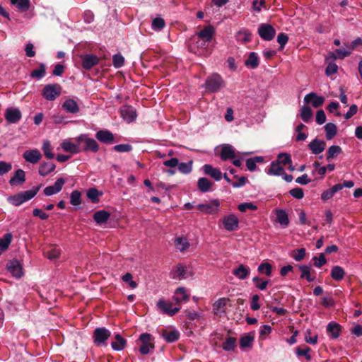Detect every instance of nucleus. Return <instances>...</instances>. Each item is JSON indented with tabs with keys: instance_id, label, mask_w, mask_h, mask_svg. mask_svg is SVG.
Wrapping results in <instances>:
<instances>
[{
	"instance_id": "nucleus-29",
	"label": "nucleus",
	"mask_w": 362,
	"mask_h": 362,
	"mask_svg": "<svg viewBox=\"0 0 362 362\" xmlns=\"http://www.w3.org/2000/svg\"><path fill=\"white\" fill-rule=\"evenodd\" d=\"M327 332L330 337L336 339L339 337L341 326L334 322H329L327 326Z\"/></svg>"
},
{
	"instance_id": "nucleus-34",
	"label": "nucleus",
	"mask_w": 362,
	"mask_h": 362,
	"mask_svg": "<svg viewBox=\"0 0 362 362\" xmlns=\"http://www.w3.org/2000/svg\"><path fill=\"white\" fill-rule=\"evenodd\" d=\"M55 169V165L52 163H43L39 167V174L41 176H47Z\"/></svg>"
},
{
	"instance_id": "nucleus-42",
	"label": "nucleus",
	"mask_w": 362,
	"mask_h": 362,
	"mask_svg": "<svg viewBox=\"0 0 362 362\" xmlns=\"http://www.w3.org/2000/svg\"><path fill=\"white\" fill-rule=\"evenodd\" d=\"M209 43L210 42L197 36L195 41V48L197 49V52H198L199 54H202L206 49Z\"/></svg>"
},
{
	"instance_id": "nucleus-59",
	"label": "nucleus",
	"mask_w": 362,
	"mask_h": 362,
	"mask_svg": "<svg viewBox=\"0 0 362 362\" xmlns=\"http://www.w3.org/2000/svg\"><path fill=\"white\" fill-rule=\"evenodd\" d=\"M70 202L74 206H77L81 204V193L78 191H73L70 197Z\"/></svg>"
},
{
	"instance_id": "nucleus-47",
	"label": "nucleus",
	"mask_w": 362,
	"mask_h": 362,
	"mask_svg": "<svg viewBox=\"0 0 362 362\" xmlns=\"http://www.w3.org/2000/svg\"><path fill=\"white\" fill-rule=\"evenodd\" d=\"M42 149L46 158L48 159H53L54 158V155L52 152V148L49 141H44Z\"/></svg>"
},
{
	"instance_id": "nucleus-16",
	"label": "nucleus",
	"mask_w": 362,
	"mask_h": 362,
	"mask_svg": "<svg viewBox=\"0 0 362 362\" xmlns=\"http://www.w3.org/2000/svg\"><path fill=\"white\" fill-rule=\"evenodd\" d=\"M121 116L128 123L134 122L136 118V110L132 106H124L120 110Z\"/></svg>"
},
{
	"instance_id": "nucleus-61",
	"label": "nucleus",
	"mask_w": 362,
	"mask_h": 362,
	"mask_svg": "<svg viewBox=\"0 0 362 362\" xmlns=\"http://www.w3.org/2000/svg\"><path fill=\"white\" fill-rule=\"evenodd\" d=\"M305 256V250L304 248H300L293 252L292 257L296 261L302 260Z\"/></svg>"
},
{
	"instance_id": "nucleus-7",
	"label": "nucleus",
	"mask_w": 362,
	"mask_h": 362,
	"mask_svg": "<svg viewBox=\"0 0 362 362\" xmlns=\"http://www.w3.org/2000/svg\"><path fill=\"white\" fill-rule=\"evenodd\" d=\"M61 93V87L58 84H49L42 90L43 97L48 100H54Z\"/></svg>"
},
{
	"instance_id": "nucleus-38",
	"label": "nucleus",
	"mask_w": 362,
	"mask_h": 362,
	"mask_svg": "<svg viewBox=\"0 0 362 362\" xmlns=\"http://www.w3.org/2000/svg\"><path fill=\"white\" fill-rule=\"evenodd\" d=\"M283 167L277 162H272L267 170V173L269 175H283Z\"/></svg>"
},
{
	"instance_id": "nucleus-54",
	"label": "nucleus",
	"mask_w": 362,
	"mask_h": 362,
	"mask_svg": "<svg viewBox=\"0 0 362 362\" xmlns=\"http://www.w3.org/2000/svg\"><path fill=\"white\" fill-rule=\"evenodd\" d=\"M178 170L183 174H188L192 169V161L188 163H181L178 164Z\"/></svg>"
},
{
	"instance_id": "nucleus-33",
	"label": "nucleus",
	"mask_w": 362,
	"mask_h": 362,
	"mask_svg": "<svg viewBox=\"0 0 362 362\" xmlns=\"http://www.w3.org/2000/svg\"><path fill=\"white\" fill-rule=\"evenodd\" d=\"M110 217V213L106 211L100 210L95 212L93 215V219L98 224L105 223Z\"/></svg>"
},
{
	"instance_id": "nucleus-27",
	"label": "nucleus",
	"mask_w": 362,
	"mask_h": 362,
	"mask_svg": "<svg viewBox=\"0 0 362 362\" xmlns=\"http://www.w3.org/2000/svg\"><path fill=\"white\" fill-rule=\"evenodd\" d=\"M25 181V172L21 169H18L16 171L13 177H12L9 180V184L12 186H16L23 184Z\"/></svg>"
},
{
	"instance_id": "nucleus-18",
	"label": "nucleus",
	"mask_w": 362,
	"mask_h": 362,
	"mask_svg": "<svg viewBox=\"0 0 362 362\" xmlns=\"http://www.w3.org/2000/svg\"><path fill=\"white\" fill-rule=\"evenodd\" d=\"M64 183L65 180L63 178L57 179L54 185L46 187L44 189V194L46 196H52L59 192L62 190Z\"/></svg>"
},
{
	"instance_id": "nucleus-12",
	"label": "nucleus",
	"mask_w": 362,
	"mask_h": 362,
	"mask_svg": "<svg viewBox=\"0 0 362 362\" xmlns=\"http://www.w3.org/2000/svg\"><path fill=\"white\" fill-rule=\"evenodd\" d=\"M192 276L193 272L182 265H177L172 274V278L178 280L186 279Z\"/></svg>"
},
{
	"instance_id": "nucleus-6",
	"label": "nucleus",
	"mask_w": 362,
	"mask_h": 362,
	"mask_svg": "<svg viewBox=\"0 0 362 362\" xmlns=\"http://www.w3.org/2000/svg\"><path fill=\"white\" fill-rule=\"evenodd\" d=\"M76 140L78 142L83 143L84 146L83 148V151H92L97 152L99 150V146L96 141L93 139L88 137L86 134L79 135Z\"/></svg>"
},
{
	"instance_id": "nucleus-13",
	"label": "nucleus",
	"mask_w": 362,
	"mask_h": 362,
	"mask_svg": "<svg viewBox=\"0 0 362 362\" xmlns=\"http://www.w3.org/2000/svg\"><path fill=\"white\" fill-rule=\"evenodd\" d=\"M325 102V98L317 95L315 93L312 92L305 95L304 103L305 104H311V105L317 108L320 107Z\"/></svg>"
},
{
	"instance_id": "nucleus-24",
	"label": "nucleus",
	"mask_w": 362,
	"mask_h": 362,
	"mask_svg": "<svg viewBox=\"0 0 362 362\" xmlns=\"http://www.w3.org/2000/svg\"><path fill=\"white\" fill-rule=\"evenodd\" d=\"M96 139L100 142L105 144H111L114 141V135L110 131L100 130L95 134Z\"/></svg>"
},
{
	"instance_id": "nucleus-55",
	"label": "nucleus",
	"mask_w": 362,
	"mask_h": 362,
	"mask_svg": "<svg viewBox=\"0 0 362 362\" xmlns=\"http://www.w3.org/2000/svg\"><path fill=\"white\" fill-rule=\"evenodd\" d=\"M276 162L283 165H286L288 163H291V156L286 153H279L278 156V160Z\"/></svg>"
},
{
	"instance_id": "nucleus-17",
	"label": "nucleus",
	"mask_w": 362,
	"mask_h": 362,
	"mask_svg": "<svg viewBox=\"0 0 362 362\" xmlns=\"http://www.w3.org/2000/svg\"><path fill=\"white\" fill-rule=\"evenodd\" d=\"M6 268L8 271L16 278H21L23 275L22 266L16 259L10 261L7 264Z\"/></svg>"
},
{
	"instance_id": "nucleus-36",
	"label": "nucleus",
	"mask_w": 362,
	"mask_h": 362,
	"mask_svg": "<svg viewBox=\"0 0 362 362\" xmlns=\"http://www.w3.org/2000/svg\"><path fill=\"white\" fill-rule=\"evenodd\" d=\"M330 276L334 280L339 281L344 277L345 272L342 267L334 266L331 270Z\"/></svg>"
},
{
	"instance_id": "nucleus-3",
	"label": "nucleus",
	"mask_w": 362,
	"mask_h": 362,
	"mask_svg": "<svg viewBox=\"0 0 362 362\" xmlns=\"http://www.w3.org/2000/svg\"><path fill=\"white\" fill-rule=\"evenodd\" d=\"M223 86L221 77L218 74H213L208 77L205 82V87L209 92L218 91Z\"/></svg>"
},
{
	"instance_id": "nucleus-11",
	"label": "nucleus",
	"mask_w": 362,
	"mask_h": 362,
	"mask_svg": "<svg viewBox=\"0 0 362 362\" xmlns=\"http://www.w3.org/2000/svg\"><path fill=\"white\" fill-rule=\"evenodd\" d=\"M189 293L185 287H178L175 289L173 297L177 305H180L183 303H187L189 299Z\"/></svg>"
},
{
	"instance_id": "nucleus-23",
	"label": "nucleus",
	"mask_w": 362,
	"mask_h": 362,
	"mask_svg": "<svg viewBox=\"0 0 362 362\" xmlns=\"http://www.w3.org/2000/svg\"><path fill=\"white\" fill-rule=\"evenodd\" d=\"M203 170L206 175L211 176L216 181H219L222 178V173L221 170L212 167L211 165H204L203 166Z\"/></svg>"
},
{
	"instance_id": "nucleus-8",
	"label": "nucleus",
	"mask_w": 362,
	"mask_h": 362,
	"mask_svg": "<svg viewBox=\"0 0 362 362\" xmlns=\"http://www.w3.org/2000/svg\"><path fill=\"white\" fill-rule=\"evenodd\" d=\"M110 334V332L105 327L95 329L93 333L94 343L98 346L105 345Z\"/></svg>"
},
{
	"instance_id": "nucleus-46",
	"label": "nucleus",
	"mask_w": 362,
	"mask_h": 362,
	"mask_svg": "<svg viewBox=\"0 0 362 362\" xmlns=\"http://www.w3.org/2000/svg\"><path fill=\"white\" fill-rule=\"evenodd\" d=\"M313 116V112L310 107L305 105L300 110V117L305 122H308Z\"/></svg>"
},
{
	"instance_id": "nucleus-49",
	"label": "nucleus",
	"mask_w": 362,
	"mask_h": 362,
	"mask_svg": "<svg viewBox=\"0 0 362 362\" xmlns=\"http://www.w3.org/2000/svg\"><path fill=\"white\" fill-rule=\"evenodd\" d=\"M180 336V334L177 331L173 330L168 332H164L163 334V337L168 341V342H173L178 339Z\"/></svg>"
},
{
	"instance_id": "nucleus-28",
	"label": "nucleus",
	"mask_w": 362,
	"mask_h": 362,
	"mask_svg": "<svg viewBox=\"0 0 362 362\" xmlns=\"http://www.w3.org/2000/svg\"><path fill=\"white\" fill-rule=\"evenodd\" d=\"M233 274L238 279L243 280L250 274V269L244 264H240L238 268L233 270Z\"/></svg>"
},
{
	"instance_id": "nucleus-48",
	"label": "nucleus",
	"mask_w": 362,
	"mask_h": 362,
	"mask_svg": "<svg viewBox=\"0 0 362 362\" xmlns=\"http://www.w3.org/2000/svg\"><path fill=\"white\" fill-rule=\"evenodd\" d=\"M11 4L16 5L18 8L22 11H25L29 8L30 1L29 0H10Z\"/></svg>"
},
{
	"instance_id": "nucleus-32",
	"label": "nucleus",
	"mask_w": 362,
	"mask_h": 362,
	"mask_svg": "<svg viewBox=\"0 0 362 362\" xmlns=\"http://www.w3.org/2000/svg\"><path fill=\"white\" fill-rule=\"evenodd\" d=\"M213 183L205 177H201L197 181L198 189L202 192H206L211 191Z\"/></svg>"
},
{
	"instance_id": "nucleus-39",
	"label": "nucleus",
	"mask_w": 362,
	"mask_h": 362,
	"mask_svg": "<svg viewBox=\"0 0 362 362\" xmlns=\"http://www.w3.org/2000/svg\"><path fill=\"white\" fill-rule=\"evenodd\" d=\"M175 247L180 252H184L189 247L187 239L185 237H178L175 239Z\"/></svg>"
},
{
	"instance_id": "nucleus-56",
	"label": "nucleus",
	"mask_w": 362,
	"mask_h": 362,
	"mask_svg": "<svg viewBox=\"0 0 362 362\" xmlns=\"http://www.w3.org/2000/svg\"><path fill=\"white\" fill-rule=\"evenodd\" d=\"M253 340H254V338L250 335L243 336L240 339V346L242 348L251 347L252 345Z\"/></svg>"
},
{
	"instance_id": "nucleus-14",
	"label": "nucleus",
	"mask_w": 362,
	"mask_h": 362,
	"mask_svg": "<svg viewBox=\"0 0 362 362\" xmlns=\"http://www.w3.org/2000/svg\"><path fill=\"white\" fill-rule=\"evenodd\" d=\"M5 118L9 123H17L21 119L22 115L19 109L8 107L5 111Z\"/></svg>"
},
{
	"instance_id": "nucleus-57",
	"label": "nucleus",
	"mask_w": 362,
	"mask_h": 362,
	"mask_svg": "<svg viewBox=\"0 0 362 362\" xmlns=\"http://www.w3.org/2000/svg\"><path fill=\"white\" fill-rule=\"evenodd\" d=\"M236 340L235 338L228 337L223 344V349L225 351H231L235 346Z\"/></svg>"
},
{
	"instance_id": "nucleus-25",
	"label": "nucleus",
	"mask_w": 362,
	"mask_h": 362,
	"mask_svg": "<svg viewBox=\"0 0 362 362\" xmlns=\"http://www.w3.org/2000/svg\"><path fill=\"white\" fill-rule=\"evenodd\" d=\"M229 301L228 298H221L217 300L213 305L214 313L216 315H221L225 313L224 308Z\"/></svg>"
},
{
	"instance_id": "nucleus-40",
	"label": "nucleus",
	"mask_w": 362,
	"mask_h": 362,
	"mask_svg": "<svg viewBox=\"0 0 362 362\" xmlns=\"http://www.w3.org/2000/svg\"><path fill=\"white\" fill-rule=\"evenodd\" d=\"M259 58L255 52H250L248 59L245 62V65L252 69H255L259 65Z\"/></svg>"
},
{
	"instance_id": "nucleus-31",
	"label": "nucleus",
	"mask_w": 362,
	"mask_h": 362,
	"mask_svg": "<svg viewBox=\"0 0 362 362\" xmlns=\"http://www.w3.org/2000/svg\"><path fill=\"white\" fill-rule=\"evenodd\" d=\"M62 107L67 112L70 113H76L79 110L78 104L73 99L66 100L63 103Z\"/></svg>"
},
{
	"instance_id": "nucleus-58",
	"label": "nucleus",
	"mask_w": 362,
	"mask_h": 362,
	"mask_svg": "<svg viewBox=\"0 0 362 362\" xmlns=\"http://www.w3.org/2000/svg\"><path fill=\"white\" fill-rule=\"evenodd\" d=\"M165 26V21L161 18H156L152 21V28L154 30H160Z\"/></svg>"
},
{
	"instance_id": "nucleus-2",
	"label": "nucleus",
	"mask_w": 362,
	"mask_h": 362,
	"mask_svg": "<svg viewBox=\"0 0 362 362\" xmlns=\"http://www.w3.org/2000/svg\"><path fill=\"white\" fill-rule=\"evenodd\" d=\"M139 341L141 343L139 352L143 355L149 354L154 348L153 338L149 334L144 333L141 334Z\"/></svg>"
},
{
	"instance_id": "nucleus-51",
	"label": "nucleus",
	"mask_w": 362,
	"mask_h": 362,
	"mask_svg": "<svg viewBox=\"0 0 362 362\" xmlns=\"http://www.w3.org/2000/svg\"><path fill=\"white\" fill-rule=\"evenodd\" d=\"M258 272L259 273L264 274L267 276H269L272 275V267L269 263H262L258 267Z\"/></svg>"
},
{
	"instance_id": "nucleus-45",
	"label": "nucleus",
	"mask_w": 362,
	"mask_h": 362,
	"mask_svg": "<svg viewBox=\"0 0 362 362\" xmlns=\"http://www.w3.org/2000/svg\"><path fill=\"white\" fill-rule=\"evenodd\" d=\"M326 132V138L327 140H331L337 134V127L333 123H327L325 126Z\"/></svg>"
},
{
	"instance_id": "nucleus-26",
	"label": "nucleus",
	"mask_w": 362,
	"mask_h": 362,
	"mask_svg": "<svg viewBox=\"0 0 362 362\" xmlns=\"http://www.w3.org/2000/svg\"><path fill=\"white\" fill-rule=\"evenodd\" d=\"M276 221L283 227L286 228L289 224V218L287 212L284 209H276Z\"/></svg>"
},
{
	"instance_id": "nucleus-64",
	"label": "nucleus",
	"mask_w": 362,
	"mask_h": 362,
	"mask_svg": "<svg viewBox=\"0 0 362 362\" xmlns=\"http://www.w3.org/2000/svg\"><path fill=\"white\" fill-rule=\"evenodd\" d=\"M100 193L98 190L95 188H91L87 192V197L93 202L98 201Z\"/></svg>"
},
{
	"instance_id": "nucleus-4",
	"label": "nucleus",
	"mask_w": 362,
	"mask_h": 362,
	"mask_svg": "<svg viewBox=\"0 0 362 362\" xmlns=\"http://www.w3.org/2000/svg\"><path fill=\"white\" fill-rule=\"evenodd\" d=\"M220 207V202L218 199H213L210 202L199 204L197 208L201 212L206 214H215L218 213Z\"/></svg>"
},
{
	"instance_id": "nucleus-52",
	"label": "nucleus",
	"mask_w": 362,
	"mask_h": 362,
	"mask_svg": "<svg viewBox=\"0 0 362 362\" xmlns=\"http://www.w3.org/2000/svg\"><path fill=\"white\" fill-rule=\"evenodd\" d=\"M238 209L241 212H245L247 210L255 211L257 209V206L252 202H244L240 204Z\"/></svg>"
},
{
	"instance_id": "nucleus-41",
	"label": "nucleus",
	"mask_w": 362,
	"mask_h": 362,
	"mask_svg": "<svg viewBox=\"0 0 362 362\" xmlns=\"http://www.w3.org/2000/svg\"><path fill=\"white\" fill-rule=\"evenodd\" d=\"M352 49H351L349 45H346V48L343 49H337L334 52V54L333 57L334 59H344L348 56H349L351 52Z\"/></svg>"
},
{
	"instance_id": "nucleus-21",
	"label": "nucleus",
	"mask_w": 362,
	"mask_h": 362,
	"mask_svg": "<svg viewBox=\"0 0 362 362\" xmlns=\"http://www.w3.org/2000/svg\"><path fill=\"white\" fill-rule=\"evenodd\" d=\"M326 143L317 139H313L309 144L308 147L313 154H320L325 149Z\"/></svg>"
},
{
	"instance_id": "nucleus-19",
	"label": "nucleus",
	"mask_w": 362,
	"mask_h": 362,
	"mask_svg": "<svg viewBox=\"0 0 362 362\" xmlns=\"http://www.w3.org/2000/svg\"><path fill=\"white\" fill-rule=\"evenodd\" d=\"M81 57L82 59V66L86 70L91 69L99 62V58L93 54L82 55Z\"/></svg>"
},
{
	"instance_id": "nucleus-63",
	"label": "nucleus",
	"mask_w": 362,
	"mask_h": 362,
	"mask_svg": "<svg viewBox=\"0 0 362 362\" xmlns=\"http://www.w3.org/2000/svg\"><path fill=\"white\" fill-rule=\"evenodd\" d=\"M290 194L298 199H300L304 197L303 190L300 187H296L289 191Z\"/></svg>"
},
{
	"instance_id": "nucleus-60",
	"label": "nucleus",
	"mask_w": 362,
	"mask_h": 362,
	"mask_svg": "<svg viewBox=\"0 0 362 362\" xmlns=\"http://www.w3.org/2000/svg\"><path fill=\"white\" fill-rule=\"evenodd\" d=\"M305 341L310 344H316L317 342V334L311 336V331L310 329H307L305 332Z\"/></svg>"
},
{
	"instance_id": "nucleus-5",
	"label": "nucleus",
	"mask_w": 362,
	"mask_h": 362,
	"mask_svg": "<svg viewBox=\"0 0 362 362\" xmlns=\"http://www.w3.org/2000/svg\"><path fill=\"white\" fill-rule=\"evenodd\" d=\"M221 221L224 229L227 231H235L239 227V218L234 214L224 216Z\"/></svg>"
},
{
	"instance_id": "nucleus-22",
	"label": "nucleus",
	"mask_w": 362,
	"mask_h": 362,
	"mask_svg": "<svg viewBox=\"0 0 362 362\" xmlns=\"http://www.w3.org/2000/svg\"><path fill=\"white\" fill-rule=\"evenodd\" d=\"M235 158V148L229 144L223 145L221 147V158L223 160H226L228 159H234Z\"/></svg>"
},
{
	"instance_id": "nucleus-43",
	"label": "nucleus",
	"mask_w": 362,
	"mask_h": 362,
	"mask_svg": "<svg viewBox=\"0 0 362 362\" xmlns=\"http://www.w3.org/2000/svg\"><path fill=\"white\" fill-rule=\"evenodd\" d=\"M299 269L301 272L300 278L305 279L308 281H313L315 278L310 274V267L305 265H300Z\"/></svg>"
},
{
	"instance_id": "nucleus-15",
	"label": "nucleus",
	"mask_w": 362,
	"mask_h": 362,
	"mask_svg": "<svg viewBox=\"0 0 362 362\" xmlns=\"http://www.w3.org/2000/svg\"><path fill=\"white\" fill-rule=\"evenodd\" d=\"M80 144L81 142L77 141L76 143H73L69 139H65L61 143V147L65 152L76 154L81 151Z\"/></svg>"
},
{
	"instance_id": "nucleus-1",
	"label": "nucleus",
	"mask_w": 362,
	"mask_h": 362,
	"mask_svg": "<svg viewBox=\"0 0 362 362\" xmlns=\"http://www.w3.org/2000/svg\"><path fill=\"white\" fill-rule=\"evenodd\" d=\"M36 194L37 189L28 190L9 197L8 201L14 206H19L33 198Z\"/></svg>"
},
{
	"instance_id": "nucleus-44",
	"label": "nucleus",
	"mask_w": 362,
	"mask_h": 362,
	"mask_svg": "<svg viewBox=\"0 0 362 362\" xmlns=\"http://www.w3.org/2000/svg\"><path fill=\"white\" fill-rule=\"evenodd\" d=\"M342 149L339 146H331L327 151V160H330L341 153Z\"/></svg>"
},
{
	"instance_id": "nucleus-30",
	"label": "nucleus",
	"mask_w": 362,
	"mask_h": 362,
	"mask_svg": "<svg viewBox=\"0 0 362 362\" xmlns=\"http://www.w3.org/2000/svg\"><path fill=\"white\" fill-rule=\"evenodd\" d=\"M235 38L239 42L246 43L250 41L251 33L248 30L243 28L235 34Z\"/></svg>"
},
{
	"instance_id": "nucleus-50",
	"label": "nucleus",
	"mask_w": 362,
	"mask_h": 362,
	"mask_svg": "<svg viewBox=\"0 0 362 362\" xmlns=\"http://www.w3.org/2000/svg\"><path fill=\"white\" fill-rule=\"evenodd\" d=\"M45 64H41L38 69H35L32 71V73L30 74V76L32 78H41L45 76Z\"/></svg>"
},
{
	"instance_id": "nucleus-10",
	"label": "nucleus",
	"mask_w": 362,
	"mask_h": 362,
	"mask_svg": "<svg viewBox=\"0 0 362 362\" xmlns=\"http://www.w3.org/2000/svg\"><path fill=\"white\" fill-rule=\"evenodd\" d=\"M258 33L264 40H272L276 34L275 29L269 24H261L258 28Z\"/></svg>"
},
{
	"instance_id": "nucleus-37",
	"label": "nucleus",
	"mask_w": 362,
	"mask_h": 362,
	"mask_svg": "<svg viewBox=\"0 0 362 362\" xmlns=\"http://www.w3.org/2000/svg\"><path fill=\"white\" fill-rule=\"evenodd\" d=\"M115 340L111 343V346L115 351H121L124 349L126 340L120 334L115 335Z\"/></svg>"
},
{
	"instance_id": "nucleus-53",
	"label": "nucleus",
	"mask_w": 362,
	"mask_h": 362,
	"mask_svg": "<svg viewBox=\"0 0 362 362\" xmlns=\"http://www.w3.org/2000/svg\"><path fill=\"white\" fill-rule=\"evenodd\" d=\"M12 239L11 233H6L4 238H0V247L1 250H5L8 248Z\"/></svg>"
},
{
	"instance_id": "nucleus-20",
	"label": "nucleus",
	"mask_w": 362,
	"mask_h": 362,
	"mask_svg": "<svg viewBox=\"0 0 362 362\" xmlns=\"http://www.w3.org/2000/svg\"><path fill=\"white\" fill-rule=\"evenodd\" d=\"M23 156L26 161L33 164L37 163L42 158V155L37 149L25 151Z\"/></svg>"
},
{
	"instance_id": "nucleus-9",
	"label": "nucleus",
	"mask_w": 362,
	"mask_h": 362,
	"mask_svg": "<svg viewBox=\"0 0 362 362\" xmlns=\"http://www.w3.org/2000/svg\"><path fill=\"white\" fill-rule=\"evenodd\" d=\"M156 306H157L158 309L160 310L164 313H165L170 316L175 315L176 313H177L180 310V307H174L173 308V303L171 302L165 301L163 299H160L158 301Z\"/></svg>"
},
{
	"instance_id": "nucleus-35",
	"label": "nucleus",
	"mask_w": 362,
	"mask_h": 362,
	"mask_svg": "<svg viewBox=\"0 0 362 362\" xmlns=\"http://www.w3.org/2000/svg\"><path fill=\"white\" fill-rule=\"evenodd\" d=\"M214 34V28L212 26H207L202 30L198 34L197 36L205 40L211 42L212 37Z\"/></svg>"
},
{
	"instance_id": "nucleus-62",
	"label": "nucleus",
	"mask_w": 362,
	"mask_h": 362,
	"mask_svg": "<svg viewBox=\"0 0 362 362\" xmlns=\"http://www.w3.org/2000/svg\"><path fill=\"white\" fill-rule=\"evenodd\" d=\"M112 62L115 68H119L124 65V58L121 54H115L113 56Z\"/></svg>"
}]
</instances>
